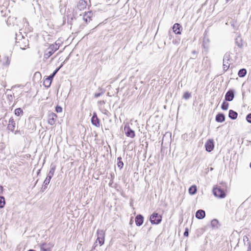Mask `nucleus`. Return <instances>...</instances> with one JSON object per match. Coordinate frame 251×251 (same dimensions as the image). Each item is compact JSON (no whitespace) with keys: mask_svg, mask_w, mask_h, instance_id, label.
Listing matches in <instances>:
<instances>
[{"mask_svg":"<svg viewBox=\"0 0 251 251\" xmlns=\"http://www.w3.org/2000/svg\"><path fill=\"white\" fill-rule=\"evenodd\" d=\"M17 132H18V131H16L15 132V134H16Z\"/></svg>","mask_w":251,"mask_h":251,"instance_id":"ea45409f","label":"nucleus"},{"mask_svg":"<svg viewBox=\"0 0 251 251\" xmlns=\"http://www.w3.org/2000/svg\"><path fill=\"white\" fill-rule=\"evenodd\" d=\"M173 30L176 34H180L182 27L179 24L176 23L173 25Z\"/></svg>","mask_w":251,"mask_h":251,"instance_id":"ddd939ff","label":"nucleus"},{"mask_svg":"<svg viewBox=\"0 0 251 251\" xmlns=\"http://www.w3.org/2000/svg\"><path fill=\"white\" fill-rule=\"evenodd\" d=\"M52 81L50 80V78H48L47 77L44 79L43 80V85L47 88H49L50 87Z\"/></svg>","mask_w":251,"mask_h":251,"instance_id":"412c9836","label":"nucleus"},{"mask_svg":"<svg viewBox=\"0 0 251 251\" xmlns=\"http://www.w3.org/2000/svg\"><path fill=\"white\" fill-rule=\"evenodd\" d=\"M92 17L93 13L92 12L88 11L87 12H85L83 15V20L86 23H88L92 20Z\"/></svg>","mask_w":251,"mask_h":251,"instance_id":"4468645a","label":"nucleus"},{"mask_svg":"<svg viewBox=\"0 0 251 251\" xmlns=\"http://www.w3.org/2000/svg\"><path fill=\"white\" fill-rule=\"evenodd\" d=\"M16 127V123L13 117H11L8 121V124L7 126L8 130L11 132H14Z\"/></svg>","mask_w":251,"mask_h":251,"instance_id":"f8f14e48","label":"nucleus"},{"mask_svg":"<svg viewBox=\"0 0 251 251\" xmlns=\"http://www.w3.org/2000/svg\"><path fill=\"white\" fill-rule=\"evenodd\" d=\"M59 46L56 44L54 43L50 45L49 47L45 50L44 53V57L45 59H48L57 50L59 49Z\"/></svg>","mask_w":251,"mask_h":251,"instance_id":"f257e3e1","label":"nucleus"},{"mask_svg":"<svg viewBox=\"0 0 251 251\" xmlns=\"http://www.w3.org/2000/svg\"><path fill=\"white\" fill-rule=\"evenodd\" d=\"M246 120L248 122L251 123V113H250L247 116Z\"/></svg>","mask_w":251,"mask_h":251,"instance_id":"2f4dec72","label":"nucleus"},{"mask_svg":"<svg viewBox=\"0 0 251 251\" xmlns=\"http://www.w3.org/2000/svg\"><path fill=\"white\" fill-rule=\"evenodd\" d=\"M144 222V217L142 215L139 214L135 217V223L137 226H141Z\"/></svg>","mask_w":251,"mask_h":251,"instance_id":"dca6fc26","label":"nucleus"},{"mask_svg":"<svg viewBox=\"0 0 251 251\" xmlns=\"http://www.w3.org/2000/svg\"><path fill=\"white\" fill-rule=\"evenodd\" d=\"M2 189H3L2 187V186H0V192H2Z\"/></svg>","mask_w":251,"mask_h":251,"instance_id":"c9c22d12","label":"nucleus"},{"mask_svg":"<svg viewBox=\"0 0 251 251\" xmlns=\"http://www.w3.org/2000/svg\"><path fill=\"white\" fill-rule=\"evenodd\" d=\"M237 113L232 110H230L229 111L228 116L231 119H236L237 117Z\"/></svg>","mask_w":251,"mask_h":251,"instance_id":"4be33fe9","label":"nucleus"},{"mask_svg":"<svg viewBox=\"0 0 251 251\" xmlns=\"http://www.w3.org/2000/svg\"><path fill=\"white\" fill-rule=\"evenodd\" d=\"M184 235L185 236H188V230L187 229H186V230L184 232Z\"/></svg>","mask_w":251,"mask_h":251,"instance_id":"473e14b6","label":"nucleus"},{"mask_svg":"<svg viewBox=\"0 0 251 251\" xmlns=\"http://www.w3.org/2000/svg\"><path fill=\"white\" fill-rule=\"evenodd\" d=\"M10 63V58L7 56L0 58V65L2 68L9 66Z\"/></svg>","mask_w":251,"mask_h":251,"instance_id":"423d86ee","label":"nucleus"},{"mask_svg":"<svg viewBox=\"0 0 251 251\" xmlns=\"http://www.w3.org/2000/svg\"><path fill=\"white\" fill-rule=\"evenodd\" d=\"M234 97L233 91L231 90L228 91L226 94L225 99L227 101H231Z\"/></svg>","mask_w":251,"mask_h":251,"instance_id":"2eb2a0df","label":"nucleus"},{"mask_svg":"<svg viewBox=\"0 0 251 251\" xmlns=\"http://www.w3.org/2000/svg\"><path fill=\"white\" fill-rule=\"evenodd\" d=\"M60 68H57V69H56V70L52 73V75H50L49 76H47L48 78H50V80L52 81V79H53V77L54 76V75H55V74L57 73V72L58 71V70H59Z\"/></svg>","mask_w":251,"mask_h":251,"instance_id":"c85d7f7f","label":"nucleus"},{"mask_svg":"<svg viewBox=\"0 0 251 251\" xmlns=\"http://www.w3.org/2000/svg\"><path fill=\"white\" fill-rule=\"evenodd\" d=\"M100 93L96 94H95V97H98L100 96Z\"/></svg>","mask_w":251,"mask_h":251,"instance_id":"f704fd0d","label":"nucleus"},{"mask_svg":"<svg viewBox=\"0 0 251 251\" xmlns=\"http://www.w3.org/2000/svg\"><path fill=\"white\" fill-rule=\"evenodd\" d=\"M105 231L102 229H98L97 230V238L96 242H98L100 246H102L105 241Z\"/></svg>","mask_w":251,"mask_h":251,"instance_id":"f03ea898","label":"nucleus"},{"mask_svg":"<svg viewBox=\"0 0 251 251\" xmlns=\"http://www.w3.org/2000/svg\"><path fill=\"white\" fill-rule=\"evenodd\" d=\"M10 19H11V17H9L8 18V20L10 21Z\"/></svg>","mask_w":251,"mask_h":251,"instance_id":"4c0bfd02","label":"nucleus"},{"mask_svg":"<svg viewBox=\"0 0 251 251\" xmlns=\"http://www.w3.org/2000/svg\"><path fill=\"white\" fill-rule=\"evenodd\" d=\"M57 116L56 114L51 112L48 115V124L50 125H53L55 124Z\"/></svg>","mask_w":251,"mask_h":251,"instance_id":"0eeeda50","label":"nucleus"},{"mask_svg":"<svg viewBox=\"0 0 251 251\" xmlns=\"http://www.w3.org/2000/svg\"><path fill=\"white\" fill-rule=\"evenodd\" d=\"M197 190V187L195 185H192L189 189V193L191 195H194L196 193Z\"/></svg>","mask_w":251,"mask_h":251,"instance_id":"b1692460","label":"nucleus"},{"mask_svg":"<svg viewBox=\"0 0 251 251\" xmlns=\"http://www.w3.org/2000/svg\"><path fill=\"white\" fill-rule=\"evenodd\" d=\"M87 1L85 0H80L77 4V7L80 10H83L86 8Z\"/></svg>","mask_w":251,"mask_h":251,"instance_id":"f3484780","label":"nucleus"},{"mask_svg":"<svg viewBox=\"0 0 251 251\" xmlns=\"http://www.w3.org/2000/svg\"><path fill=\"white\" fill-rule=\"evenodd\" d=\"M247 74V71L245 69H242L238 72V75L239 77H242L246 75Z\"/></svg>","mask_w":251,"mask_h":251,"instance_id":"393cba45","label":"nucleus"},{"mask_svg":"<svg viewBox=\"0 0 251 251\" xmlns=\"http://www.w3.org/2000/svg\"><path fill=\"white\" fill-rule=\"evenodd\" d=\"M117 166L120 169H122L124 167V163L123 162L121 157H119L117 158Z\"/></svg>","mask_w":251,"mask_h":251,"instance_id":"a878e982","label":"nucleus"},{"mask_svg":"<svg viewBox=\"0 0 251 251\" xmlns=\"http://www.w3.org/2000/svg\"><path fill=\"white\" fill-rule=\"evenodd\" d=\"M5 204V199L3 197H0V208L4 207Z\"/></svg>","mask_w":251,"mask_h":251,"instance_id":"cd10ccee","label":"nucleus"},{"mask_svg":"<svg viewBox=\"0 0 251 251\" xmlns=\"http://www.w3.org/2000/svg\"><path fill=\"white\" fill-rule=\"evenodd\" d=\"M225 120V117L224 114L219 113L216 116V121L217 122H223Z\"/></svg>","mask_w":251,"mask_h":251,"instance_id":"aec40b11","label":"nucleus"},{"mask_svg":"<svg viewBox=\"0 0 251 251\" xmlns=\"http://www.w3.org/2000/svg\"><path fill=\"white\" fill-rule=\"evenodd\" d=\"M229 104L228 102L224 101L222 104L221 108L224 110H226L228 108Z\"/></svg>","mask_w":251,"mask_h":251,"instance_id":"bb28decb","label":"nucleus"},{"mask_svg":"<svg viewBox=\"0 0 251 251\" xmlns=\"http://www.w3.org/2000/svg\"><path fill=\"white\" fill-rule=\"evenodd\" d=\"M92 124L97 127H99L100 126V121L98 118L96 112H94L93 114V116L91 118Z\"/></svg>","mask_w":251,"mask_h":251,"instance_id":"9d476101","label":"nucleus"},{"mask_svg":"<svg viewBox=\"0 0 251 251\" xmlns=\"http://www.w3.org/2000/svg\"><path fill=\"white\" fill-rule=\"evenodd\" d=\"M14 114L17 116H20L23 115L24 112L21 108H18L15 110Z\"/></svg>","mask_w":251,"mask_h":251,"instance_id":"5701e85b","label":"nucleus"},{"mask_svg":"<svg viewBox=\"0 0 251 251\" xmlns=\"http://www.w3.org/2000/svg\"><path fill=\"white\" fill-rule=\"evenodd\" d=\"M248 251H251V248H250L249 250H248Z\"/></svg>","mask_w":251,"mask_h":251,"instance_id":"58836bf2","label":"nucleus"},{"mask_svg":"<svg viewBox=\"0 0 251 251\" xmlns=\"http://www.w3.org/2000/svg\"><path fill=\"white\" fill-rule=\"evenodd\" d=\"M53 246L52 243H43L40 245L41 251H51Z\"/></svg>","mask_w":251,"mask_h":251,"instance_id":"1a4fd4ad","label":"nucleus"},{"mask_svg":"<svg viewBox=\"0 0 251 251\" xmlns=\"http://www.w3.org/2000/svg\"><path fill=\"white\" fill-rule=\"evenodd\" d=\"M54 168H52L50 171L49 175L47 176L45 180L44 181V189H45L47 187L48 185L50 183V179L53 175V173L54 172Z\"/></svg>","mask_w":251,"mask_h":251,"instance_id":"6e6552de","label":"nucleus"},{"mask_svg":"<svg viewBox=\"0 0 251 251\" xmlns=\"http://www.w3.org/2000/svg\"><path fill=\"white\" fill-rule=\"evenodd\" d=\"M205 216V211L203 210H199L196 213V217L199 219H202Z\"/></svg>","mask_w":251,"mask_h":251,"instance_id":"6ab92c4d","label":"nucleus"},{"mask_svg":"<svg viewBox=\"0 0 251 251\" xmlns=\"http://www.w3.org/2000/svg\"><path fill=\"white\" fill-rule=\"evenodd\" d=\"M205 149L208 152L211 151L214 147V141L212 139L208 140L205 145Z\"/></svg>","mask_w":251,"mask_h":251,"instance_id":"9b49d317","label":"nucleus"},{"mask_svg":"<svg viewBox=\"0 0 251 251\" xmlns=\"http://www.w3.org/2000/svg\"><path fill=\"white\" fill-rule=\"evenodd\" d=\"M16 45L22 50H25L28 47V40L25 38H22L16 42Z\"/></svg>","mask_w":251,"mask_h":251,"instance_id":"39448f33","label":"nucleus"},{"mask_svg":"<svg viewBox=\"0 0 251 251\" xmlns=\"http://www.w3.org/2000/svg\"><path fill=\"white\" fill-rule=\"evenodd\" d=\"M191 96V93L188 92H185L183 96L184 99L187 100L190 98Z\"/></svg>","mask_w":251,"mask_h":251,"instance_id":"c756f323","label":"nucleus"},{"mask_svg":"<svg viewBox=\"0 0 251 251\" xmlns=\"http://www.w3.org/2000/svg\"><path fill=\"white\" fill-rule=\"evenodd\" d=\"M162 220V216L156 213H153L150 217V221L152 224H158Z\"/></svg>","mask_w":251,"mask_h":251,"instance_id":"20e7f679","label":"nucleus"},{"mask_svg":"<svg viewBox=\"0 0 251 251\" xmlns=\"http://www.w3.org/2000/svg\"><path fill=\"white\" fill-rule=\"evenodd\" d=\"M55 111L57 112V113H60L62 111V108L61 106H57L56 107H55Z\"/></svg>","mask_w":251,"mask_h":251,"instance_id":"7c9ffc66","label":"nucleus"},{"mask_svg":"<svg viewBox=\"0 0 251 251\" xmlns=\"http://www.w3.org/2000/svg\"><path fill=\"white\" fill-rule=\"evenodd\" d=\"M38 75L40 76V77H41V74L40 73H37H37H35L34 75Z\"/></svg>","mask_w":251,"mask_h":251,"instance_id":"72a5a7b5","label":"nucleus"},{"mask_svg":"<svg viewBox=\"0 0 251 251\" xmlns=\"http://www.w3.org/2000/svg\"><path fill=\"white\" fill-rule=\"evenodd\" d=\"M126 135L127 137L133 138L135 136V133L130 127H127L126 131Z\"/></svg>","mask_w":251,"mask_h":251,"instance_id":"a211bd4d","label":"nucleus"},{"mask_svg":"<svg viewBox=\"0 0 251 251\" xmlns=\"http://www.w3.org/2000/svg\"><path fill=\"white\" fill-rule=\"evenodd\" d=\"M213 192L214 195L219 198H224L226 196L225 191L219 186L214 187Z\"/></svg>","mask_w":251,"mask_h":251,"instance_id":"7ed1b4c3","label":"nucleus"},{"mask_svg":"<svg viewBox=\"0 0 251 251\" xmlns=\"http://www.w3.org/2000/svg\"><path fill=\"white\" fill-rule=\"evenodd\" d=\"M34 251V250H31H31H28V251Z\"/></svg>","mask_w":251,"mask_h":251,"instance_id":"e433bc0d","label":"nucleus"}]
</instances>
